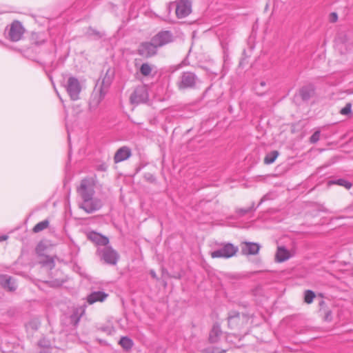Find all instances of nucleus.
<instances>
[{
	"label": "nucleus",
	"instance_id": "nucleus-1",
	"mask_svg": "<svg viewBox=\"0 0 353 353\" xmlns=\"http://www.w3.org/2000/svg\"><path fill=\"white\" fill-rule=\"evenodd\" d=\"M200 83V79L195 73L190 71L182 72L176 81L179 90L195 89Z\"/></svg>",
	"mask_w": 353,
	"mask_h": 353
},
{
	"label": "nucleus",
	"instance_id": "nucleus-2",
	"mask_svg": "<svg viewBox=\"0 0 353 353\" xmlns=\"http://www.w3.org/2000/svg\"><path fill=\"white\" fill-rule=\"evenodd\" d=\"M110 83L111 78L110 77H107L106 74L102 80V84L98 92H93L91 96L89 103V107L91 110H94L98 108L99 105L104 99Z\"/></svg>",
	"mask_w": 353,
	"mask_h": 353
},
{
	"label": "nucleus",
	"instance_id": "nucleus-3",
	"mask_svg": "<svg viewBox=\"0 0 353 353\" xmlns=\"http://www.w3.org/2000/svg\"><path fill=\"white\" fill-rule=\"evenodd\" d=\"M97 254L101 261L111 265H116L119 258L118 252L110 246L98 248Z\"/></svg>",
	"mask_w": 353,
	"mask_h": 353
},
{
	"label": "nucleus",
	"instance_id": "nucleus-4",
	"mask_svg": "<svg viewBox=\"0 0 353 353\" xmlns=\"http://www.w3.org/2000/svg\"><path fill=\"white\" fill-rule=\"evenodd\" d=\"M95 183L92 178H85L81 180L77 192L82 198L83 201L94 196Z\"/></svg>",
	"mask_w": 353,
	"mask_h": 353
},
{
	"label": "nucleus",
	"instance_id": "nucleus-5",
	"mask_svg": "<svg viewBox=\"0 0 353 353\" xmlns=\"http://www.w3.org/2000/svg\"><path fill=\"white\" fill-rule=\"evenodd\" d=\"M64 87L72 100L76 101L79 99L81 87L79 80L76 77L72 76L69 77Z\"/></svg>",
	"mask_w": 353,
	"mask_h": 353
},
{
	"label": "nucleus",
	"instance_id": "nucleus-6",
	"mask_svg": "<svg viewBox=\"0 0 353 353\" xmlns=\"http://www.w3.org/2000/svg\"><path fill=\"white\" fill-rule=\"evenodd\" d=\"M238 251V248L230 243L223 245L219 249L210 253L212 258L229 259L234 256Z\"/></svg>",
	"mask_w": 353,
	"mask_h": 353
},
{
	"label": "nucleus",
	"instance_id": "nucleus-7",
	"mask_svg": "<svg viewBox=\"0 0 353 353\" xmlns=\"http://www.w3.org/2000/svg\"><path fill=\"white\" fill-rule=\"evenodd\" d=\"M157 46L151 39L150 41L140 43L137 54L145 58H150L157 54Z\"/></svg>",
	"mask_w": 353,
	"mask_h": 353
},
{
	"label": "nucleus",
	"instance_id": "nucleus-8",
	"mask_svg": "<svg viewBox=\"0 0 353 353\" xmlns=\"http://www.w3.org/2000/svg\"><path fill=\"white\" fill-rule=\"evenodd\" d=\"M103 206V202L100 199L90 197L83 200L79 207L88 214L93 213L100 210Z\"/></svg>",
	"mask_w": 353,
	"mask_h": 353
},
{
	"label": "nucleus",
	"instance_id": "nucleus-9",
	"mask_svg": "<svg viewBox=\"0 0 353 353\" xmlns=\"http://www.w3.org/2000/svg\"><path fill=\"white\" fill-rule=\"evenodd\" d=\"M148 99V93L145 85H139L137 87L130 97V102L133 104L145 103Z\"/></svg>",
	"mask_w": 353,
	"mask_h": 353
},
{
	"label": "nucleus",
	"instance_id": "nucleus-10",
	"mask_svg": "<svg viewBox=\"0 0 353 353\" xmlns=\"http://www.w3.org/2000/svg\"><path fill=\"white\" fill-rule=\"evenodd\" d=\"M24 32L25 30L21 23L19 21H14L10 25L8 37L10 41L16 42L22 38Z\"/></svg>",
	"mask_w": 353,
	"mask_h": 353
},
{
	"label": "nucleus",
	"instance_id": "nucleus-11",
	"mask_svg": "<svg viewBox=\"0 0 353 353\" xmlns=\"http://www.w3.org/2000/svg\"><path fill=\"white\" fill-rule=\"evenodd\" d=\"M151 39L157 48H161L173 41V34L169 30H161Z\"/></svg>",
	"mask_w": 353,
	"mask_h": 353
},
{
	"label": "nucleus",
	"instance_id": "nucleus-12",
	"mask_svg": "<svg viewBox=\"0 0 353 353\" xmlns=\"http://www.w3.org/2000/svg\"><path fill=\"white\" fill-rule=\"evenodd\" d=\"M192 11V3L189 0H180L176 3V14L179 19L188 16Z\"/></svg>",
	"mask_w": 353,
	"mask_h": 353
},
{
	"label": "nucleus",
	"instance_id": "nucleus-13",
	"mask_svg": "<svg viewBox=\"0 0 353 353\" xmlns=\"http://www.w3.org/2000/svg\"><path fill=\"white\" fill-rule=\"evenodd\" d=\"M261 245L254 242H243L241 244V253L243 255H256L259 253Z\"/></svg>",
	"mask_w": 353,
	"mask_h": 353
},
{
	"label": "nucleus",
	"instance_id": "nucleus-14",
	"mask_svg": "<svg viewBox=\"0 0 353 353\" xmlns=\"http://www.w3.org/2000/svg\"><path fill=\"white\" fill-rule=\"evenodd\" d=\"M132 155L131 149L128 146H123L117 150L116 152L114 161L115 163H119L127 160Z\"/></svg>",
	"mask_w": 353,
	"mask_h": 353
},
{
	"label": "nucleus",
	"instance_id": "nucleus-15",
	"mask_svg": "<svg viewBox=\"0 0 353 353\" xmlns=\"http://www.w3.org/2000/svg\"><path fill=\"white\" fill-rule=\"evenodd\" d=\"M0 285L8 291H14L17 285L12 276L7 274H0Z\"/></svg>",
	"mask_w": 353,
	"mask_h": 353
},
{
	"label": "nucleus",
	"instance_id": "nucleus-16",
	"mask_svg": "<svg viewBox=\"0 0 353 353\" xmlns=\"http://www.w3.org/2000/svg\"><path fill=\"white\" fill-rule=\"evenodd\" d=\"M88 238L97 245L105 246L109 243L108 237L94 231L88 234Z\"/></svg>",
	"mask_w": 353,
	"mask_h": 353
},
{
	"label": "nucleus",
	"instance_id": "nucleus-17",
	"mask_svg": "<svg viewBox=\"0 0 353 353\" xmlns=\"http://www.w3.org/2000/svg\"><path fill=\"white\" fill-rule=\"evenodd\" d=\"M108 294L104 292L97 291V292H93L90 293L87 296L86 300H87V302L91 305L96 302L104 301L106 299V298L108 297Z\"/></svg>",
	"mask_w": 353,
	"mask_h": 353
},
{
	"label": "nucleus",
	"instance_id": "nucleus-18",
	"mask_svg": "<svg viewBox=\"0 0 353 353\" xmlns=\"http://www.w3.org/2000/svg\"><path fill=\"white\" fill-rule=\"evenodd\" d=\"M300 96L303 101H308L315 94V88L312 85L303 87L299 91Z\"/></svg>",
	"mask_w": 353,
	"mask_h": 353
},
{
	"label": "nucleus",
	"instance_id": "nucleus-19",
	"mask_svg": "<svg viewBox=\"0 0 353 353\" xmlns=\"http://www.w3.org/2000/svg\"><path fill=\"white\" fill-rule=\"evenodd\" d=\"M290 258V252L284 247H279L276 253V259L278 262H284Z\"/></svg>",
	"mask_w": 353,
	"mask_h": 353
},
{
	"label": "nucleus",
	"instance_id": "nucleus-20",
	"mask_svg": "<svg viewBox=\"0 0 353 353\" xmlns=\"http://www.w3.org/2000/svg\"><path fill=\"white\" fill-rule=\"evenodd\" d=\"M221 334V327L219 323L214 324L209 335V340L211 343H216L218 341L220 335Z\"/></svg>",
	"mask_w": 353,
	"mask_h": 353
},
{
	"label": "nucleus",
	"instance_id": "nucleus-21",
	"mask_svg": "<svg viewBox=\"0 0 353 353\" xmlns=\"http://www.w3.org/2000/svg\"><path fill=\"white\" fill-rule=\"evenodd\" d=\"M328 184L343 186L347 190H350L352 186V183L345 179H338L335 180H332L328 182Z\"/></svg>",
	"mask_w": 353,
	"mask_h": 353
},
{
	"label": "nucleus",
	"instance_id": "nucleus-22",
	"mask_svg": "<svg viewBox=\"0 0 353 353\" xmlns=\"http://www.w3.org/2000/svg\"><path fill=\"white\" fill-rule=\"evenodd\" d=\"M119 343L125 350H131L134 345L132 340L128 336H122Z\"/></svg>",
	"mask_w": 353,
	"mask_h": 353
},
{
	"label": "nucleus",
	"instance_id": "nucleus-23",
	"mask_svg": "<svg viewBox=\"0 0 353 353\" xmlns=\"http://www.w3.org/2000/svg\"><path fill=\"white\" fill-rule=\"evenodd\" d=\"M279 156V152L276 150L271 151L268 153L264 158L265 164H271L274 162L277 157Z\"/></svg>",
	"mask_w": 353,
	"mask_h": 353
},
{
	"label": "nucleus",
	"instance_id": "nucleus-24",
	"mask_svg": "<svg viewBox=\"0 0 353 353\" xmlns=\"http://www.w3.org/2000/svg\"><path fill=\"white\" fill-rule=\"evenodd\" d=\"M256 208L254 207V203H252V205L248 208H238L236 210V213L239 217H242L245 216L246 214L256 210Z\"/></svg>",
	"mask_w": 353,
	"mask_h": 353
},
{
	"label": "nucleus",
	"instance_id": "nucleus-25",
	"mask_svg": "<svg viewBox=\"0 0 353 353\" xmlns=\"http://www.w3.org/2000/svg\"><path fill=\"white\" fill-rule=\"evenodd\" d=\"M49 226V221L48 220H43L38 223H37L33 229L32 231L34 233H38L45 229H46Z\"/></svg>",
	"mask_w": 353,
	"mask_h": 353
},
{
	"label": "nucleus",
	"instance_id": "nucleus-26",
	"mask_svg": "<svg viewBox=\"0 0 353 353\" xmlns=\"http://www.w3.org/2000/svg\"><path fill=\"white\" fill-rule=\"evenodd\" d=\"M139 71L143 76L148 77L151 74L152 67L148 63H144L141 65Z\"/></svg>",
	"mask_w": 353,
	"mask_h": 353
},
{
	"label": "nucleus",
	"instance_id": "nucleus-27",
	"mask_svg": "<svg viewBox=\"0 0 353 353\" xmlns=\"http://www.w3.org/2000/svg\"><path fill=\"white\" fill-rule=\"evenodd\" d=\"M315 297V294L313 291L310 290H307L305 291L304 293V301L307 303L310 304L313 302V300Z\"/></svg>",
	"mask_w": 353,
	"mask_h": 353
},
{
	"label": "nucleus",
	"instance_id": "nucleus-28",
	"mask_svg": "<svg viewBox=\"0 0 353 353\" xmlns=\"http://www.w3.org/2000/svg\"><path fill=\"white\" fill-rule=\"evenodd\" d=\"M352 111V104L350 103H347L341 110L340 113L343 115H347L350 114Z\"/></svg>",
	"mask_w": 353,
	"mask_h": 353
},
{
	"label": "nucleus",
	"instance_id": "nucleus-29",
	"mask_svg": "<svg viewBox=\"0 0 353 353\" xmlns=\"http://www.w3.org/2000/svg\"><path fill=\"white\" fill-rule=\"evenodd\" d=\"M321 132L317 130L310 137V141L312 143H316L320 139Z\"/></svg>",
	"mask_w": 353,
	"mask_h": 353
},
{
	"label": "nucleus",
	"instance_id": "nucleus-30",
	"mask_svg": "<svg viewBox=\"0 0 353 353\" xmlns=\"http://www.w3.org/2000/svg\"><path fill=\"white\" fill-rule=\"evenodd\" d=\"M80 317H81V316H79L77 312H75L71 315L70 319H71V321L72 323H74V325H77V323H79V321L80 320Z\"/></svg>",
	"mask_w": 353,
	"mask_h": 353
},
{
	"label": "nucleus",
	"instance_id": "nucleus-31",
	"mask_svg": "<svg viewBox=\"0 0 353 353\" xmlns=\"http://www.w3.org/2000/svg\"><path fill=\"white\" fill-rule=\"evenodd\" d=\"M89 30H90V35H94V36L97 37V38L102 37V34H101L100 32H99L94 29H92L91 28L89 29Z\"/></svg>",
	"mask_w": 353,
	"mask_h": 353
},
{
	"label": "nucleus",
	"instance_id": "nucleus-32",
	"mask_svg": "<svg viewBox=\"0 0 353 353\" xmlns=\"http://www.w3.org/2000/svg\"><path fill=\"white\" fill-rule=\"evenodd\" d=\"M239 313H237L236 315H234V316H230L228 317V323L230 325L233 323V321H235V319L236 318H239Z\"/></svg>",
	"mask_w": 353,
	"mask_h": 353
},
{
	"label": "nucleus",
	"instance_id": "nucleus-33",
	"mask_svg": "<svg viewBox=\"0 0 353 353\" xmlns=\"http://www.w3.org/2000/svg\"><path fill=\"white\" fill-rule=\"evenodd\" d=\"M40 353H51L50 351V348L47 347L46 348L43 349L40 352Z\"/></svg>",
	"mask_w": 353,
	"mask_h": 353
},
{
	"label": "nucleus",
	"instance_id": "nucleus-34",
	"mask_svg": "<svg viewBox=\"0 0 353 353\" xmlns=\"http://www.w3.org/2000/svg\"><path fill=\"white\" fill-rule=\"evenodd\" d=\"M332 16L333 17L332 21H336L337 20V14L335 12H332Z\"/></svg>",
	"mask_w": 353,
	"mask_h": 353
},
{
	"label": "nucleus",
	"instance_id": "nucleus-35",
	"mask_svg": "<svg viewBox=\"0 0 353 353\" xmlns=\"http://www.w3.org/2000/svg\"><path fill=\"white\" fill-rule=\"evenodd\" d=\"M8 239V236L7 235H1L0 236V242L1 241H5Z\"/></svg>",
	"mask_w": 353,
	"mask_h": 353
},
{
	"label": "nucleus",
	"instance_id": "nucleus-36",
	"mask_svg": "<svg viewBox=\"0 0 353 353\" xmlns=\"http://www.w3.org/2000/svg\"><path fill=\"white\" fill-rule=\"evenodd\" d=\"M99 170H103V171H105L106 170V166L104 165H101L100 167H99Z\"/></svg>",
	"mask_w": 353,
	"mask_h": 353
},
{
	"label": "nucleus",
	"instance_id": "nucleus-37",
	"mask_svg": "<svg viewBox=\"0 0 353 353\" xmlns=\"http://www.w3.org/2000/svg\"><path fill=\"white\" fill-rule=\"evenodd\" d=\"M150 274L152 275V276L153 278H157V275H156V273H155V272H154V271L151 270V271H150Z\"/></svg>",
	"mask_w": 353,
	"mask_h": 353
},
{
	"label": "nucleus",
	"instance_id": "nucleus-38",
	"mask_svg": "<svg viewBox=\"0 0 353 353\" xmlns=\"http://www.w3.org/2000/svg\"><path fill=\"white\" fill-rule=\"evenodd\" d=\"M265 201V196H263V198H261L258 206H259L260 205L262 204V203Z\"/></svg>",
	"mask_w": 353,
	"mask_h": 353
},
{
	"label": "nucleus",
	"instance_id": "nucleus-39",
	"mask_svg": "<svg viewBox=\"0 0 353 353\" xmlns=\"http://www.w3.org/2000/svg\"><path fill=\"white\" fill-rule=\"evenodd\" d=\"M266 85V83L263 81L260 82V85L264 87Z\"/></svg>",
	"mask_w": 353,
	"mask_h": 353
},
{
	"label": "nucleus",
	"instance_id": "nucleus-40",
	"mask_svg": "<svg viewBox=\"0 0 353 353\" xmlns=\"http://www.w3.org/2000/svg\"><path fill=\"white\" fill-rule=\"evenodd\" d=\"M39 345H40V346H44V345H43V343H42V341H40L39 342Z\"/></svg>",
	"mask_w": 353,
	"mask_h": 353
},
{
	"label": "nucleus",
	"instance_id": "nucleus-41",
	"mask_svg": "<svg viewBox=\"0 0 353 353\" xmlns=\"http://www.w3.org/2000/svg\"><path fill=\"white\" fill-rule=\"evenodd\" d=\"M212 353H214V352H212Z\"/></svg>",
	"mask_w": 353,
	"mask_h": 353
}]
</instances>
